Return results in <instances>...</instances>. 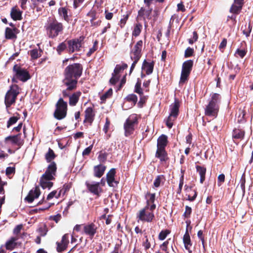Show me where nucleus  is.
<instances>
[{
	"mask_svg": "<svg viewBox=\"0 0 253 253\" xmlns=\"http://www.w3.org/2000/svg\"><path fill=\"white\" fill-rule=\"evenodd\" d=\"M47 36L49 38L54 39L63 33L64 26L62 23L55 18L49 19L44 26Z\"/></svg>",
	"mask_w": 253,
	"mask_h": 253,
	"instance_id": "nucleus-2",
	"label": "nucleus"
},
{
	"mask_svg": "<svg viewBox=\"0 0 253 253\" xmlns=\"http://www.w3.org/2000/svg\"><path fill=\"white\" fill-rule=\"evenodd\" d=\"M183 241L186 250H188L189 253H192V251L190 250V248L192 244L187 229H186L185 233L183 236Z\"/></svg>",
	"mask_w": 253,
	"mask_h": 253,
	"instance_id": "nucleus-27",
	"label": "nucleus"
},
{
	"mask_svg": "<svg viewBox=\"0 0 253 253\" xmlns=\"http://www.w3.org/2000/svg\"><path fill=\"white\" fill-rule=\"evenodd\" d=\"M163 179H165V176L163 175H158L154 182V186L155 187H159L162 180Z\"/></svg>",
	"mask_w": 253,
	"mask_h": 253,
	"instance_id": "nucleus-57",
	"label": "nucleus"
},
{
	"mask_svg": "<svg viewBox=\"0 0 253 253\" xmlns=\"http://www.w3.org/2000/svg\"><path fill=\"white\" fill-rule=\"evenodd\" d=\"M69 243V235L68 234H65L62 236L61 242L56 243L57 251L58 253L64 252L67 249Z\"/></svg>",
	"mask_w": 253,
	"mask_h": 253,
	"instance_id": "nucleus-20",
	"label": "nucleus"
},
{
	"mask_svg": "<svg viewBox=\"0 0 253 253\" xmlns=\"http://www.w3.org/2000/svg\"><path fill=\"white\" fill-rule=\"evenodd\" d=\"M142 25L140 23H136L134 26V29L132 31V36L136 37L138 36L141 31Z\"/></svg>",
	"mask_w": 253,
	"mask_h": 253,
	"instance_id": "nucleus-44",
	"label": "nucleus"
},
{
	"mask_svg": "<svg viewBox=\"0 0 253 253\" xmlns=\"http://www.w3.org/2000/svg\"><path fill=\"white\" fill-rule=\"evenodd\" d=\"M245 131L244 130L235 128L233 129L232 132V138L234 139L242 140L244 138Z\"/></svg>",
	"mask_w": 253,
	"mask_h": 253,
	"instance_id": "nucleus-31",
	"label": "nucleus"
},
{
	"mask_svg": "<svg viewBox=\"0 0 253 253\" xmlns=\"http://www.w3.org/2000/svg\"><path fill=\"white\" fill-rule=\"evenodd\" d=\"M82 94L81 91H78L74 92L69 97V104L71 106H75L76 105L79 100V98Z\"/></svg>",
	"mask_w": 253,
	"mask_h": 253,
	"instance_id": "nucleus-30",
	"label": "nucleus"
},
{
	"mask_svg": "<svg viewBox=\"0 0 253 253\" xmlns=\"http://www.w3.org/2000/svg\"><path fill=\"white\" fill-rule=\"evenodd\" d=\"M127 68V65L126 63H123L122 65L117 64L113 73L115 75H118L121 72Z\"/></svg>",
	"mask_w": 253,
	"mask_h": 253,
	"instance_id": "nucleus-42",
	"label": "nucleus"
},
{
	"mask_svg": "<svg viewBox=\"0 0 253 253\" xmlns=\"http://www.w3.org/2000/svg\"><path fill=\"white\" fill-rule=\"evenodd\" d=\"M87 15L91 17L90 22L94 21L96 19V12L94 10H90L87 14Z\"/></svg>",
	"mask_w": 253,
	"mask_h": 253,
	"instance_id": "nucleus-64",
	"label": "nucleus"
},
{
	"mask_svg": "<svg viewBox=\"0 0 253 253\" xmlns=\"http://www.w3.org/2000/svg\"><path fill=\"white\" fill-rule=\"evenodd\" d=\"M240 113L238 117L237 122L239 123H243L246 122L245 116L246 115V111L244 110H240Z\"/></svg>",
	"mask_w": 253,
	"mask_h": 253,
	"instance_id": "nucleus-56",
	"label": "nucleus"
},
{
	"mask_svg": "<svg viewBox=\"0 0 253 253\" xmlns=\"http://www.w3.org/2000/svg\"><path fill=\"white\" fill-rule=\"evenodd\" d=\"M177 118V117L169 115L166 121V125L169 129L172 128L173 125V122L176 120Z\"/></svg>",
	"mask_w": 253,
	"mask_h": 253,
	"instance_id": "nucleus-43",
	"label": "nucleus"
},
{
	"mask_svg": "<svg viewBox=\"0 0 253 253\" xmlns=\"http://www.w3.org/2000/svg\"><path fill=\"white\" fill-rule=\"evenodd\" d=\"M245 183H246V177H245V173H244L240 179V187L242 190L243 194L245 192Z\"/></svg>",
	"mask_w": 253,
	"mask_h": 253,
	"instance_id": "nucleus-58",
	"label": "nucleus"
},
{
	"mask_svg": "<svg viewBox=\"0 0 253 253\" xmlns=\"http://www.w3.org/2000/svg\"><path fill=\"white\" fill-rule=\"evenodd\" d=\"M53 179H47L44 177V175L41 176L40 179V186L43 188L45 189L46 188L50 189L53 186V182H50V180Z\"/></svg>",
	"mask_w": 253,
	"mask_h": 253,
	"instance_id": "nucleus-33",
	"label": "nucleus"
},
{
	"mask_svg": "<svg viewBox=\"0 0 253 253\" xmlns=\"http://www.w3.org/2000/svg\"><path fill=\"white\" fill-rule=\"evenodd\" d=\"M196 169L197 172H198L200 176V183L202 184L205 180L207 169L204 167H202L198 165L196 166Z\"/></svg>",
	"mask_w": 253,
	"mask_h": 253,
	"instance_id": "nucleus-34",
	"label": "nucleus"
},
{
	"mask_svg": "<svg viewBox=\"0 0 253 253\" xmlns=\"http://www.w3.org/2000/svg\"><path fill=\"white\" fill-rule=\"evenodd\" d=\"M18 238L16 237H11L10 240L7 241L5 243V248L8 250H13L17 246L16 241Z\"/></svg>",
	"mask_w": 253,
	"mask_h": 253,
	"instance_id": "nucleus-35",
	"label": "nucleus"
},
{
	"mask_svg": "<svg viewBox=\"0 0 253 253\" xmlns=\"http://www.w3.org/2000/svg\"><path fill=\"white\" fill-rule=\"evenodd\" d=\"M108 156V154L107 152L100 151L97 157L98 160L100 163H104L107 160Z\"/></svg>",
	"mask_w": 253,
	"mask_h": 253,
	"instance_id": "nucleus-45",
	"label": "nucleus"
},
{
	"mask_svg": "<svg viewBox=\"0 0 253 253\" xmlns=\"http://www.w3.org/2000/svg\"><path fill=\"white\" fill-rule=\"evenodd\" d=\"M154 61L151 59L143 60V71L146 75H150L152 73L154 66Z\"/></svg>",
	"mask_w": 253,
	"mask_h": 253,
	"instance_id": "nucleus-21",
	"label": "nucleus"
},
{
	"mask_svg": "<svg viewBox=\"0 0 253 253\" xmlns=\"http://www.w3.org/2000/svg\"><path fill=\"white\" fill-rule=\"evenodd\" d=\"M9 141L12 145H16L20 148L23 144L24 141L21 138V133H19L14 135H9L4 138L5 143Z\"/></svg>",
	"mask_w": 253,
	"mask_h": 253,
	"instance_id": "nucleus-11",
	"label": "nucleus"
},
{
	"mask_svg": "<svg viewBox=\"0 0 253 253\" xmlns=\"http://www.w3.org/2000/svg\"><path fill=\"white\" fill-rule=\"evenodd\" d=\"M95 113L93 107H89L84 111V119L83 121L85 126H91L94 121Z\"/></svg>",
	"mask_w": 253,
	"mask_h": 253,
	"instance_id": "nucleus-10",
	"label": "nucleus"
},
{
	"mask_svg": "<svg viewBox=\"0 0 253 253\" xmlns=\"http://www.w3.org/2000/svg\"><path fill=\"white\" fill-rule=\"evenodd\" d=\"M192 213V209L188 206H185V211L183 214V216L185 218H189L190 217Z\"/></svg>",
	"mask_w": 253,
	"mask_h": 253,
	"instance_id": "nucleus-59",
	"label": "nucleus"
},
{
	"mask_svg": "<svg viewBox=\"0 0 253 253\" xmlns=\"http://www.w3.org/2000/svg\"><path fill=\"white\" fill-rule=\"evenodd\" d=\"M85 185L90 193L97 196V197H99L100 196V194L102 192V189L100 187L99 182L90 183L88 181H86Z\"/></svg>",
	"mask_w": 253,
	"mask_h": 253,
	"instance_id": "nucleus-15",
	"label": "nucleus"
},
{
	"mask_svg": "<svg viewBox=\"0 0 253 253\" xmlns=\"http://www.w3.org/2000/svg\"><path fill=\"white\" fill-rule=\"evenodd\" d=\"M193 64L194 62L192 60H188L183 63L179 82V85H183L188 81L190 74L192 70Z\"/></svg>",
	"mask_w": 253,
	"mask_h": 253,
	"instance_id": "nucleus-6",
	"label": "nucleus"
},
{
	"mask_svg": "<svg viewBox=\"0 0 253 253\" xmlns=\"http://www.w3.org/2000/svg\"><path fill=\"white\" fill-rule=\"evenodd\" d=\"M13 72L15 73V77L23 82H25L31 78L29 72L18 64L14 65L13 67Z\"/></svg>",
	"mask_w": 253,
	"mask_h": 253,
	"instance_id": "nucleus-9",
	"label": "nucleus"
},
{
	"mask_svg": "<svg viewBox=\"0 0 253 253\" xmlns=\"http://www.w3.org/2000/svg\"><path fill=\"white\" fill-rule=\"evenodd\" d=\"M38 231L40 234V236H45L48 231V228L45 224H44L43 226L39 227L38 229Z\"/></svg>",
	"mask_w": 253,
	"mask_h": 253,
	"instance_id": "nucleus-52",
	"label": "nucleus"
},
{
	"mask_svg": "<svg viewBox=\"0 0 253 253\" xmlns=\"http://www.w3.org/2000/svg\"><path fill=\"white\" fill-rule=\"evenodd\" d=\"M137 123L138 118L136 114H132L128 117L124 125L126 136H128L133 133L134 130V126Z\"/></svg>",
	"mask_w": 253,
	"mask_h": 253,
	"instance_id": "nucleus-8",
	"label": "nucleus"
},
{
	"mask_svg": "<svg viewBox=\"0 0 253 253\" xmlns=\"http://www.w3.org/2000/svg\"><path fill=\"white\" fill-rule=\"evenodd\" d=\"M97 226L93 223L83 224V232L92 239L97 233Z\"/></svg>",
	"mask_w": 253,
	"mask_h": 253,
	"instance_id": "nucleus-13",
	"label": "nucleus"
},
{
	"mask_svg": "<svg viewBox=\"0 0 253 253\" xmlns=\"http://www.w3.org/2000/svg\"><path fill=\"white\" fill-rule=\"evenodd\" d=\"M131 14V12L130 11H127L126 12V14H124L123 15V17L121 19L120 21V27L122 28H123L125 25H126V22L127 20V19H128L129 17L130 16Z\"/></svg>",
	"mask_w": 253,
	"mask_h": 253,
	"instance_id": "nucleus-46",
	"label": "nucleus"
},
{
	"mask_svg": "<svg viewBox=\"0 0 253 253\" xmlns=\"http://www.w3.org/2000/svg\"><path fill=\"white\" fill-rule=\"evenodd\" d=\"M93 148V144H91L88 147L86 148L82 152V155L84 157L85 156H88Z\"/></svg>",
	"mask_w": 253,
	"mask_h": 253,
	"instance_id": "nucleus-63",
	"label": "nucleus"
},
{
	"mask_svg": "<svg viewBox=\"0 0 253 253\" xmlns=\"http://www.w3.org/2000/svg\"><path fill=\"white\" fill-rule=\"evenodd\" d=\"M72 184L71 182L67 183L63 185V187L59 191L57 196L56 198L58 199L61 195H64L67 192H68L72 187Z\"/></svg>",
	"mask_w": 253,
	"mask_h": 253,
	"instance_id": "nucleus-38",
	"label": "nucleus"
},
{
	"mask_svg": "<svg viewBox=\"0 0 253 253\" xmlns=\"http://www.w3.org/2000/svg\"><path fill=\"white\" fill-rule=\"evenodd\" d=\"M68 104L62 98H60L55 104V110L53 117L58 120H61L66 118L67 114Z\"/></svg>",
	"mask_w": 253,
	"mask_h": 253,
	"instance_id": "nucleus-5",
	"label": "nucleus"
},
{
	"mask_svg": "<svg viewBox=\"0 0 253 253\" xmlns=\"http://www.w3.org/2000/svg\"><path fill=\"white\" fill-rule=\"evenodd\" d=\"M194 50L192 48L190 47H187L185 50L184 57L185 58H188L191 57L193 55Z\"/></svg>",
	"mask_w": 253,
	"mask_h": 253,
	"instance_id": "nucleus-60",
	"label": "nucleus"
},
{
	"mask_svg": "<svg viewBox=\"0 0 253 253\" xmlns=\"http://www.w3.org/2000/svg\"><path fill=\"white\" fill-rule=\"evenodd\" d=\"M170 233V230L166 229L161 231L159 234L158 238L160 240H164L167 236Z\"/></svg>",
	"mask_w": 253,
	"mask_h": 253,
	"instance_id": "nucleus-53",
	"label": "nucleus"
},
{
	"mask_svg": "<svg viewBox=\"0 0 253 253\" xmlns=\"http://www.w3.org/2000/svg\"><path fill=\"white\" fill-rule=\"evenodd\" d=\"M198 38L199 36L197 32L196 31H194L193 32V38L188 39L189 43L190 44H193L198 41Z\"/></svg>",
	"mask_w": 253,
	"mask_h": 253,
	"instance_id": "nucleus-61",
	"label": "nucleus"
},
{
	"mask_svg": "<svg viewBox=\"0 0 253 253\" xmlns=\"http://www.w3.org/2000/svg\"><path fill=\"white\" fill-rule=\"evenodd\" d=\"M56 157L53 150L50 148H48L47 152L45 154V159L47 163H51L52 161Z\"/></svg>",
	"mask_w": 253,
	"mask_h": 253,
	"instance_id": "nucleus-37",
	"label": "nucleus"
},
{
	"mask_svg": "<svg viewBox=\"0 0 253 253\" xmlns=\"http://www.w3.org/2000/svg\"><path fill=\"white\" fill-rule=\"evenodd\" d=\"M146 200V205L145 207H150L152 204H155L156 194L155 193H147L145 196Z\"/></svg>",
	"mask_w": 253,
	"mask_h": 253,
	"instance_id": "nucleus-36",
	"label": "nucleus"
},
{
	"mask_svg": "<svg viewBox=\"0 0 253 253\" xmlns=\"http://www.w3.org/2000/svg\"><path fill=\"white\" fill-rule=\"evenodd\" d=\"M22 11H20L17 6L12 7L10 11V16L11 18L14 20H21L22 19Z\"/></svg>",
	"mask_w": 253,
	"mask_h": 253,
	"instance_id": "nucleus-25",
	"label": "nucleus"
},
{
	"mask_svg": "<svg viewBox=\"0 0 253 253\" xmlns=\"http://www.w3.org/2000/svg\"><path fill=\"white\" fill-rule=\"evenodd\" d=\"M19 31L16 27L11 29L7 27L5 30V38L7 40H15L17 38V34L19 33Z\"/></svg>",
	"mask_w": 253,
	"mask_h": 253,
	"instance_id": "nucleus-22",
	"label": "nucleus"
},
{
	"mask_svg": "<svg viewBox=\"0 0 253 253\" xmlns=\"http://www.w3.org/2000/svg\"><path fill=\"white\" fill-rule=\"evenodd\" d=\"M142 46V41L140 40L135 45L132 51V55L131 58L132 60H135V62H137L141 56V51Z\"/></svg>",
	"mask_w": 253,
	"mask_h": 253,
	"instance_id": "nucleus-18",
	"label": "nucleus"
},
{
	"mask_svg": "<svg viewBox=\"0 0 253 253\" xmlns=\"http://www.w3.org/2000/svg\"><path fill=\"white\" fill-rule=\"evenodd\" d=\"M245 3V0H234L229 12L234 15H238L241 12Z\"/></svg>",
	"mask_w": 253,
	"mask_h": 253,
	"instance_id": "nucleus-16",
	"label": "nucleus"
},
{
	"mask_svg": "<svg viewBox=\"0 0 253 253\" xmlns=\"http://www.w3.org/2000/svg\"><path fill=\"white\" fill-rule=\"evenodd\" d=\"M66 50L68 52V44L66 40L58 44L56 47V51L59 55H61Z\"/></svg>",
	"mask_w": 253,
	"mask_h": 253,
	"instance_id": "nucleus-39",
	"label": "nucleus"
},
{
	"mask_svg": "<svg viewBox=\"0 0 253 253\" xmlns=\"http://www.w3.org/2000/svg\"><path fill=\"white\" fill-rule=\"evenodd\" d=\"M64 85L67 86V88L62 91V95L64 97H69L71 96L70 91L75 90L77 87V84L73 85L68 84V83L64 81H62Z\"/></svg>",
	"mask_w": 253,
	"mask_h": 253,
	"instance_id": "nucleus-29",
	"label": "nucleus"
},
{
	"mask_svg": "<svg viewBox=\"0 0 253 253\" xmlns=\"http://www.w3.org/2000/svg\"><path fill=\"white\" fill-rule=\"evenodd\" d=\"M58 13L59 15L62 17L64 20L67 22L69 21V18L68 15V10L66 7H60L58 9Z\"/></svg>",
	"mask_w": 253,
	"mask_h": 253,
	"instance_id": "nucleus-40",
	"label": "nucleus"
},
{
	"mask_svg": "<svg viewBox=\"0 0 253 253\" xmlns=\"http://www.w3.org/2000/svg\"><path fill=\"white\" fill-rule=\"evenodd\" d=\"M98 44V42L97 40H95L93 42V46L89 49V51L86 53V56L87 57L90 56L92 54V53H93L95 51H96L97 50Z\"/></svg>",
	"mask_w": 253,
	"mask_h": 253,
	"instance_id": "nucleus-49",
	"label": "nucleus"
},
{
	"mask_svg": "<svg viewBox=\"0 0 253 253\" xmlns=\"http://www.w3.org/2000/svg\"><path fill=\"white\" fill-rule=\"evenodd\" d=\"M106 167L103 165L99 164L93 167L94 176L100 178L104 173Z\"/></svg>",
	"mask_w": 253,
	"mask_h": 253,
	"instance_id": "nucleus-26",
	"label": "nucleus"
},
{
	"mask_svg": "<svg viewBox=\"0 0 253 253\" xmlns=\"http://www.w3.org/2000/svg\"><path fill=\"white\" fill-rule=\"evenodd\" d=\"M184 187L185 188V190H189L193 194L192 196H191V194H190L188 195L187 200H188V201H189L190 202L194 201L196 199V197L197 196V191L195 190H193L192 189V187H189L188 186H187V185H185Z\"/></svg>",
	"mask_w": 253,
	"mask_h": 253,
	"instance_id": "nucleus-41",
	"label": "nucleus"
},
{
	"mask_svg": "<svg viewBox=\"0 0 253 253\" xmlns=\"http://www.w3.org/2000/svg\"><path fill=\"white\" fill-rule=\"evenodd\" d=\"M156 207L155 204H152L150 207H145L143 208V221L151 222L153 220L155 217L153 211Z\"/></svg>",
	"mask_w": 253,
	"mask_h": 253,
	"instance_id": "nucleus-12",
	"label": "nucleus"
},
{
	"mask_svg": "<svg viewBox=\"0 0 253 253\" xmlns=\"http://www.w3.org/2000/svg\"><path fill=\"white\" fill-rule=\"evenodd\" d=\"M84 37L82 36L79 38L66 40L68 44V53L71 54L76 51H80L84 44Z\"/></svg>",
	"mask_w": 253,
	"mask_h": 253,
	"instance_id": "nucleus-7",
	"label": "nucleus"
},
{
	"mask_svg": "<svg viewBox=\"0 0 253 253\" xmlns=\"http://www.w3.org/2000/svg\"><path fill=\"white\" fill-rule=\"evenodd\" d=\"M83 71V66L79 63H75L67 66L64 70L63 81L68 84H78V80L81 77Z\"/></svg>",
	"mask_w": 253,
	"mask_h": 253,
	"instance_id": "nucleus-1",
	"label": "nucleus"
},
{
	"mask_svg": "<svg viewBox=\"0 0 253 253\" xmlns=\"http://www.w3.org/2000/svg\"><path fill=\"white\" fill-rule=\"evenodd\" d=\"M247 53V50L245 49H241L238 48L235 53V56L237 57L243 58Z\"/></svg>",
	"mask_w": 253,
	"mask_h": 253,
	"instance_id": "nucleus-55",
	"label": "nucleus"
},
{
	"mask_svg": "<svg viewBox=\"0 0 253 253\" xmlns=\"http://www.w3.org/2000/svg\"><path fill=\"white\" fill-rule=\"evenodd\" d=\"M141 80L138 79L137 82L135 85L134 92L139 94L140 95L139 101L138 105L140 107H142V91L141 88Z\"/></svg>",
	"mask_w": 253,
	"mask_h": 253,
	"instance_id": "nucleus-32",
	"label": "nucleus"
},
{
	"mask_svg": "<svg viewBox=\"0 0 253 253\" xmlns=\"http://www.w3.org/2000/svg\"><path fill=\"white\" fill-rule=\"evenodd\" d=\"M220 99V95L218 93H214L211 95V99L205 109L206 116L216 118L219 111L218 102Z\"/></svg>",
	"mask_w": 253,
	"mask_h": 253,
	"instance_id": "nucleus-3",
	"label": "nucleus"
},
{
	"mask_svg": "<svg viewBox=\"0 0 253 253\" xmlns=\"http://www.w3.org/2000/svg\"><path fill=\"white\" fill-rule=\"evenodd\" d=\"M180 107V102L177 98L174 99V103L170 106V114L171 116L177 117L179 114V108Z\"/></svg>",
	"mask_w": 253,
	"mask_h": 253,
	"instance_id": "nucleus-24",
	"label": "nucleus"
},
{
	"mask_svg": "<svg viewBox=\"0 0 253 253\" xmlns=\"http://www.w3.org/2000/svg\"><path fill=\"white\" fill-rule=\"evenodd\" d=\"M112 78L110 79L109 82L112 85H115L119 80L120 76L115 75L113 73L112 74Z\"/></svg>",
	"mask_w": 253,
	"mask_h": 253,
	"instance_id": "nucleus-62",
	"label": "nucleus"
},
{
	"mask_svg": "<svg viewBox=\"0 0 253 253\" xmlns=\"http://www.w3.org/2000/svg\"><path fill=\"white\" fill-rule=\"evenodd\" d=\"M116 173V169L112 168L106 174V181L110 187H116L119 184V181L115 179Z\"/></svg>",
	"mask_w": 253,
	"mask_h": 253,
	"instance_id": "nucleus-17",
	"label": "nucleus"
},
{
	"mask_svg": "<svg viewBox=\"0 0 253 253\" xmlns=\"http://www.w3.org/2000/svg\"><path fill=\"white\" fill-rule=\"evenodd\" d=\"M19 119V116H13L10 117L7 121V127L9 128L12 125L15 124Z\"/></svg>",
	"mask_w": 253,
	"mask_h": 253,
	"instance_id": "nucleus-51",
	"label": "nucleus"
},
{
	"mask_svg": "<svg viewBox=\"0 0 253 253\" xmlns=\"http://www.w3.org/2000/svg\"><path fill=\"white\" fill-rule=\"evenodd\" d=\"M168 143V136L165 134H162L157 139V148L166 149Z\"/></svg>",
	"mask_w": 253,
	"mask_h": 253,
	"instance_id": "nucleus-28",
	"label": "nucleus"
},
{
	"mask_svg": "<svg viewBox=\"0 0 253 253\" xmlns=\"http://www.w3.org/2000/svg\"><path fill=\"white\" fill-rule=\"evenodd\" d=\"M126 101L132 103L133 105H135L137 101V97L134 94H128L126 97Z\"/></svg>",
	"mask_w": 253,
	"mask_h": 253,
	"instance_id": "nucleus-48",
	"label": "nucleus"
},
{
	"mask_svg": "<svg viewBox=\"0 0 253 253\" xmlns=\"http://www.w3.org/2000/svg\"><path fill=\"white\" fill-rule=\"evenodd\" d=\"M155 157L158 158L161 163L166 162L169 160L166 149L157 148Z\"/></svg>",
	"mask_w": 253,
	"mask_h": 253,
	"instance_id": "nucleus-23",
	"label": "nucleus"
},
{
	"mask_svg": "<svg viewBox=\"0 0 253 253\" xmlns=\"http://www.w3.org/2000/svg\"><path fill=\"white\" fill-rule=\"evenodd\" d=\"M19 89V86L16 84L10 86L4 97V104L7 108L15 103L17 96L20 93Z\"/></svg>",
	"mask_w": 253,
	"mask_h": 253,
	"instance_id": "nucleus-4",
	"label": "nucleus"
},
{
	"mask_svg": "<svg viewBox=\"0 0 253 253\" xmlns=\"http://www.w3.org/2000/svg\"><path fill=\"white\" fill-rule=\"evenodd\" d=\"M29 53L33 60H36L41 57V54L39 53L37 48L33 49L29 51Z\"/></svg>",
	"mask_w": 253,
	"mask_h": 253,
	"instance_id": "nucleus-47",
	"label": "nucleus"
},
{
	"mask_svg": "<svg viewBox=\"0 0 253 253\" xmlns=\"http://www.w3.org/2000/svg\"><path fill=\"white\" fill-rule=\"evenodd\" d=\"M112 94L113 90L111 88H110L107 90V91H106L100 97V99L102 101H105L106 100V99L110 97L112 95Z\"/></svg>",
	"mask_w": 253,
	"mask_h": 253,
	"instance_id": "nucleus-54",
	"label": "nucleus"
},
{
	"mask_svg": "<svg viewBox=\"0 0 253 253\" xmlns=\"http://www.w3.org/2000/svg\"><path fill=\"white\" fill-rule=\"evenodd\" d=\"M252 29V26L250 23L248 24H246L245 25V28L243 30V33L247 37H248L250 36Z\"/></svg>",
	"mask_w": 253,
	"mask_h": 253,
	"instance_id": "nucleus-50",
	"label": "nucleus"
},
{
	"mask_svg": "<svg viewBox=\"0 0 253 253\" xmlns=\"http://www.w3.org/2000/svg\"><path fill=\"white\" fill-rule=\"evenodd\" d=\"M57 171V166L55 162H52L48 166L45 172L42 174L47 179H55L54 176Z\"/></svg>",
	"mask_w": 253,
	"mask_h": 253,
	"instance_id": "nucleus-14",
	"label": "nucleus"
},
{
	"mask_svg": "<svg viewBox=\"0 0 253 253\" xmlns=\"http://www.w3.org/2000/svg\"><path fill=\"white\" fill-rule=\"evenodd\" d=\"M41 194V191L38 186H36L31 189L28 195L25 197V200L29 203H32L35 199L38 198Z\"/></svg>",
	"mask_w": 253,
	"mask_h": 253,
	"instance_id": "nucleus-19",
	"label": "nucleus"
}]
</instances>
